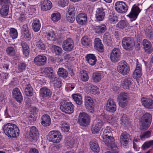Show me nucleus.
<instances>
[{
    "mask_svg": "<svg viewBox=\"0 0 153 153\" xmlns=\"http://www.w3.org/2000/svg\"><path fill=\"white\" fill-rule=\"evenodd\" d=\"M122 45L125 49L127 51L132 50L134 45V41L133 39L129 37H125L123 38Z\"/></svg>",
    "mask_w": 153,
    "mask_h": 153,
    "instance_id": "4",
    "label": "nucleus"
},
{
    "mask_svg": "<svg viewBox=\"0 0 153 153\" xmlns=\"http://www.w3.org/2000/svg\"><path fill=\"white\" fill-rule=\"evenodd\" d=\"M141 75V69L140 66L137 65L136 68L134 71L133 76L134 78L137 79L140 77Z\"/></svg>",
    "mask_w": 153,
    "mask_h": 153,
    "instance_id": "39",
    "label": "nucleus"
},
{
    "mask_svg": "<svg viewBox=\"0 0 153 153\" xmlns=\"http://www.w3.org/2000/svg\"><path fill=\"white\" fill-rule=\"evenodd\" d=\"M129 137V135L126 132L121 134L120 136V140L121 143L123 146L126 147L127 146Z\"/></svg>",
    "mask_w": 153,
    "mask_h": 153,
    "instance_id": "21",
    "label": "nucleus"
},
{
    "mask_svg": "<svg viewBox=\"0 0 153 153\" xmlns=\"http://www.w3.org/2000/svg\"><path fill=\"white\" fill-rule=\"evenodd\" d=\"M40 93L41 96L43 97H50L51 95L50 90L46 87L41 88L40 90Z\"/></svg>",
    "mask_w": 153,
    "mask_h": 153,
    "instance_id": "27",
    "label": "nucleus"
},
{
    "mask_svg": "<svg viewBox=\"0 0 153 153\" xmlns=\"http://www.w3.org/2000/svg\"><path fill=\"white\" fill-rule=\"evenodd\" d=\"M112 135L111 128L107 127L104 131L102 137L103 142L108 146H110L111 143L114 141V139L111 136Z\"/></svg>",
    "mask_w": 153,
    "mask_h": 153,
    "instance_id": "2",
    "label": "nucleus"
},
{
    "mask_svg": "<svg viewBox=\"0 0 153 153\" xmlns=\"http://www.w3.org/2000/svg\"><path fill=\"white\" fill-rule=\"evenodd\" d=\"M54 87L58 88H60L62 86V81L58 77L52 83Z\"/></svg>",
    "mask_w": 153,
    "mask_h": 153,
    "instance_id": "57",
    "label": "nucleus"
},
{
    "mask_svg": "<svg viewBox=\"0 0 153 153\" xmlns=\"http://www.w3.org/2000/svg\"><path fill=\"white\" fill-rule=\"evenodd\" d=\"M75 8L73 6H70L68 8L67 15H74L75 13Z\"/></svg>",
    "mask_w": 153,
    "mask_h": 153,
    "instance_id": "55",
    "label": "nucleus"
},
{
    "mask_svg": "<svg viewBox=\"0 0 153 153\" xmlns=\"http://www.w3.org/2000/svg\"><path fill=\"white\" fill-rule=\"evenodd\" d=\"M52 48L54 49V51L57 55H60L62 53V50L61 48L55 45H53Z\"/></svg>",
    "mask_w": 153,
    "mask_h": 153,
    "instance_id": "60",
    "label": "nucleus"
},
{
    "mask_svg": "<svg viewBox=\"0 0 153 153\" xmlns=\"http://www.w3.org/2000/svg\"><path fill=\"white\" fill-rule=\"evenodd\" d=\"M10 4V0H0V5L1 6H8Z\"/></svg>",
    "mask_w": 153,
    "mask_h": 153,
    "instance_id": "62",
    "label": "nucleus"
},
{
    "mask_svg": "<svg viewBox=\"0 0 153 153\" xmlns=\"http://www.w3.org/2000/svg\"><path fill=\"white\" fill-rule=\"evenodd\" d=\"M41 123L44 126L47 127L49 126L51 123V119L48 114H44L43 115L41 118Z\"/></svg>",
    "mask_w": 153,
    "mask_h": 153,
    "instance_id": "22",
    "label": "nucleus"
},
{
    "mask_svg": "<svg viewBox=\"0 0 153 153\" xmlns=\"http://www.w3.org/2000/svg\"><path fill=\"white\" fill-rule=\"evenodd\" d=\"M3 131L8 137L15 138L19 135V130L17 126L14 124L8 123L5 124L3 127Z\"/></svg>",
    "mask_w": 153,
    "mask_h": 153,
    "instance_id": "1",
    "label": "nucleus"
},
{
    "mask_svg": "<svg viewBox=\"0 0 153 153\" xmlns=\"http://www.w3.org/2000/svg\"><path fill=\"white\" fill-rule=\"evenodd\" d=\"M151 134V132L149 131H147L142 133L140 136L141 139L143 140V139L149 137Z\"/></svg>",
    "mask_w": 153,
    "mask_h": 153,
    "instance_id": "53",
    "label": "nucleus"
},
{
    "mask_svg": "<svg viewBox=\"0 0 153 153\" xmlns=\"http://www.w3.org/2000/svg\"><path fill=\"white\" fill-rule=\"evenodd\" d=\"M68 0H59L58 4L59 6L64 7L68 5Z\"/></svg>",
    "mask_w": 153,
    "mask_h": 153,
    "instance_id": "58",
    "label": "nucleus"
},
{
    "mask_svg": "<svg viewBox=\"0 0 153 153\" xmlns=\"http://www.w3.org/2000/svg\"><path fill=\"white\" fill-rule=\"evenodd\" d=\"M118 27L121 29L128 27L129 26V24L126 20H122L120 21L117 24Z\"/></svg>",
    "mask_w": 153,
    "mask_h": 153,
    "instance_id": "43",
    "label": "nucleus"
},
{
    "mask_svg": "<svg viewBox=\"0 0 153 153\" xmlns=\"http://www.w3.org/2000/svg\"><path fill=\"white\" fill-rule=\"evenodd\" d=\"M76 20L77 23L81 25H84L87 22V15L85 13H81L76 17Z\"/></svg>",
    "mask_w": 153,
    "mask_h": 153,
    "instance_id": "19",
    "label": "nucleus"
},
{
    "mask_svg": "<svg viewBox=\"0 0 153 153\" xmlns=\"http://www.w3.org/2000/svg\"><path fill=\"white\" fill-rule=\"evenodd\" d=\"M89 144L90 148L93 151L97 153L99 152V146L96 141L92 140L90 142Z\"/></svg>",
    "mask_w": 153,
    "mask_h": 153,
    "instance_id": "29",
    "label": "nucleus"
},
{
    "mask_svg": "<svg viewBox=\"0 0 153 153\" xmlns=\"http://www.w3.org/2000/svg\"><path fill=\"white\" fill-rule=\"evenodd\" d=\"M121 53L120 50L115 48L113 49L110 54V57L113 62H116L119 60L120 57Z\"/></svg>",
    "mask_w": 153,
    "mask_h": 153,
    "instance_id": "12",
    "label": "nucleus"
},
{
    "mask_svg": "<svg viewBox=\"0 0 153 153\" xmlns=\"http://www.w3.org/2000/svg\"><path fill=\"white\" fill-rule=\"evenodd\" d=\"M86 88L87 90L92 94H97L99 93V89L96 86L89 84L86 86Z\"/></svg>",
    "mask_w": 153,
    "mask_h": 153,
    "instance_id": "28",
    "label": "nucleus"
},
{
    "mask_svg": "<svg viewBox=\"0 0 153 153\" xmlns=\"http://www.w3.org/2000/svg\"><path fill=\"white\" fill-rule=\"evenodd\" d=\"M119 106L122 108H124L128 104V100H118Z\"/></svg>",
    "mask_w": 153,
    "mask_h": 153,
    "instance_id": "61",
    "label": "nucleus"
},
{
    "mask_svg": "<svg viewBox=\"0 0 153 153\" xmlns=\"http://www.w3.org/2000/svg\"><path fill=\"white\" fill-rule=\"evenodd\" d=\"M47 36L48 39L52 41H54L55 39V33L54 31L51 30L48 32L47 33Z\"/></svg>",
    "mask_w": 153,
    "mask_h": 153,
    "instance_id": "49",
    "label": "nucleus"
},
{
    "mask_svg": "<svg viewBox=\"0 0 153 153\" xmlns=\"http://www.w3.org/2000/svg\"><path fill=\"white\" fill-rule=\"evenodd\" d=\"M108 20L111 23L117 22V17L113 13H110L108 16Z\"/></svg>",
    "mask_w": 153,
    "mask_h": 153,
    "instance_id": "56",
    "label": "nucleus"
},
{
    "mask_svg": "<svg viewBox=\"0 0 153 153\" xmlns=\"http://www.w3.org/2000/svg\"><path fill=\"white\" fill-rule=\"evenodd\" d=\"M24 86H26L25 89V95L27 96H32L33 94V90L30 85L28 82L26 84L24 83Z\"/></svg>",
    "mask_w": 153,
    "mask_h": 153,
    "instance_id": "31",
    "label": "nucleus"
},
{
    "mask_svg": "<svg viewBox=\"0 0 153 153\" xmlns=\"http://www.w3.org/2000/svg\"><path fill=\"white\" fill-rule=\"evenodd\" d=\"M153 145V140H150L145 142L142 147V149L145 150Z\"/></svg>",
    "mask_w": 153,
    "mask_h": 153,
    "instance_id": "50",
    "label": "nucleus"
},
{
    "mask_svg": "<svg viewBox=\"0 0 153 153\" xmlns=\"http://www.w3.org/2000/svg\"><path fill=\"white\" fill-rule=\"evenodd\" d=\"M102 78L101 74L100 73H94L92 75V79L93 81L95 82H99Z\"/></svg>",
    "mask_w": 153,
    "mask_h": 153,
    "instance_id": "44",
    "label": "nucleus"
},
{
    "mask_svg": "<svg viewBox=\"0 0 153 153\" xmlns=\"http://www.w3.org/2000/svg\"><path fill=\"white\" fill-rule=\"evenodd\" d=\"M85 107L89 112L92 113L94 109V103L91 97L88 95L85 97Z\"/></svg>",
    "mask_w": 153,
    "mask_h": 153,
    "instance_id": "11",
    "label": "nucleus"
},
{
    "mask_svg": "<svg viewBox=\"0 0 153 153\" xmlns=\"http://www.w3.org/2000/svg\"><path fill=\"white\" fill-rule=\"evenodd\" d=\"M76 138H68L66 144L68 146V147L72 148L73 147V145L76 142Z\"/></svg>",
    "mask_w": 153,
    "mask_h": 153,
    "instance_id": "42",
    "label": "nucleus"
},
{
    "mask_svg": "<svg viewBox=\"0 0 153 153\" xmlns=\"http://www.w3.org/2000/svg\"><path fill=\"white\" fill-rule=\"evenodd\" d=\"M57 74L59 76L63 78H66L68 75V73L67 71L62 68L58 69Z\"/></svg>",
    "mask_w": 153,
    "mask_h": 153,
    "instance_id": "35",
    "label": "nucleus"
},
{
    "mask_svg": "<svg viewBox=\"0 0 153 153\" xmlns=\"http://www.w3.org/2000/svg\"><path fill=\"white\" fill-rule=\"evenodd\" d=\"M117 70L120 73L124 76L128 74L130 70L129 67L125 61H121L118 63Z\"/></svg>",
    "mask_w": 153,
    "mask_h": 153,
    "instance_id": "6",
    "label": "nucleus"
},
{
    "mask_svg": "<svg viewBox=\"0 0 153 153\" xmlns=\"http://www.w3.org/2000/svg\"><path fill=\"white\" fill-rule=\"evenodd\" d=\"M141 119L151 123L152 116L150 113H146L142 116Z\"/></svg>",
    "mask_w": 153,
    "mask_h": 153,
    "instance_id": "47",
    "label": "nucleus"
},
{
    "mask_svg": "<svg viewBox=\"0 0 153 153\" xmlns=\"http://www.w3.org/2000/svg\"><path fill=\"white\" fill-rule=\"evenodd\" d=\"M80 78L81 80L84 81L86 82L89 79V76L87 72L85 70H82L80 71Z\"/></svg>",
    "mask_w": 153,
    "mask_h": 153,
    "instance_id": "45",
    "label": "nucleus"
},
{
    "mask_svg": "<svg viewBox=\"0 0 153 153\" xmlns=\"http://www.w3.org/2000/svg\"><path fill=\"white\" fill-rule=\"evenodd\" d=\"M105 118H103V120H105V119L108 121L109 123H114V118L111 115H109L108 116L104 115Z\"/></svg>",
    "mask_w": 153,
    "mask_h": 153,
    "instance_id": "64",
    "label": "nucleus"
},
{
    "mask_svg": "<svg viewBox=\"0 0 153 153\" xmlns=\"http://www.w3.org/2000/svg\"><path fill=\"white\" fill-rule=\"evenodd\" d=\"M62 138L60 133L56 130L51 131L49 133L47 137L48 140L55 143L59 142Z\"/></svg>",
    "mask_w": 153,
    "mask_h": 153,
    "instance_id": "5",
    "label": "nucleus"
},
{
    "mask_svg": "<svg viewBox=\"0 0 153 153\" xmlns=\"http://www.w3.org/2000/svg\"><path fill=\"white\" fill-rule=\"evenodd\" d=\"M32 27L33 30L35 32L39 31L41 27V24L39 20L36 19L33 22Z\"/></svg>",
    "mask_w": 153,
    "mask_h": 153,
    "instance_id": "37",
    "label": "nucleus"
},
{
    "mask_svg": "<svg viewBox=\"0 0 153 153\" xmlns=\"http://www.w3.org/2000/svg\"><path fill=\"white\" fill-rule=\"evenodd\" d=\"M52 7V3L49 0H43L41 2V9L43 11L50 10Z\"/></svg>",
    "mask_w": 153,
    "mask_h": 153,
    "instance_id": "23",
    "label": "nucleus"
},
{
    "mask_svg": "<svg viewBox=\"0 0 153 153\" xmlns=\"http://www.w3.org/2000/svg\"><path fill=\"white\" fill-rule=\"evenodd\" d=\"M13 97L16 100L19 102H21L23 100V97L19 89L17 88H16L13 90Z\"/></svg>",
    "mask_w": 153,
    "mask_h": 153,
    "instance_id": "17",
    "label": "nucleus"
},
{
    "mask_svg": "<svg viewBox=\"0 0 153 153\" xmlns=\"http://www.w3.org/2000/svg\"><path fill=\"white\" fill-rule=\"evenodd\" d=\"M145 31L146 38L150 40L153 39V29L152 27H147Z\"/></svg>",
    "mask_w": 153,
    "mask_h": 153,
    "instance_id": "34",
    "label": "nucleus"
},
{
    "mask_svg": "<svg viewBox=\"0 0 153 153\" xmlns=\"http://www.w3.org/2000/svg\"><path fill=\"white\" fill-rule=\"evenodd\" d=\"M72 97L74 101L77 105H80L82 104V101L81 96L79 94H74Z\"/></svg>",
    "mask_w": 153,
    "mask_h": 153,
    "instance_id": "36",
    "label": "nucleus"
},
{
    "mask_svg": "<svg viewBox=\"0 0 153 153\" xmlns=\"http://www.w3.org/2000/svg\"><path fill=\"white\" fill-rule=\"evenodd\" d=\"M141 102L142 105L146 108H153V100L151 99L143 97L141 99Z\"/></svg>",
    "mask_w": 153,
    "mask_h": 153,
    "instance_id": "15",
    "label": "nucleus"
},
{
    "mask_svg": "<svg viewBox=\"0 0 153 153\" xmlns=\"http://www.w3.org/2000/svg\"><path fill=\"white\" fill-rule=\"evenodd\" d=\"M8 6H1L0 8V14L3 16H6L8 14L9 11Z\"/></svg>",
    "mask_w": 153,
    "mask_h": 153,
    "instance_id": "41",
    "label": "nucleus"
},
{
    "mask_svg": "<svg viewBox=\"0 0 153 153\" xmlns=\"http://www.w3.org/2000/svg\"><path fill=\"white\" fill-rule=\"evenodd\" d=\"M27 137L31 141H36L39 138V133L35 127L32 126L30 128Z\"/></svg>",
    "mask_w": 153,
    "mask_h": 153,
    "instance_id": "7",
    "label": "nucleus"
},
{
    "mask_svg": "<svg viewBox=\"0 0 153 153\" xmlns=\"http://www.w3.org/2000/svg\"><path fill=\"white\" fill-rule=\"evenodd\" d=\"M105 14L104 10L102 8H99L97 10L95 17L97 21H102L104 19Z\"/></svg>",
    "mask_w": 153,
    "mask_h": 153,
    "instance_id": "20",
    "label": "nucleus"
},
{
    "mask_svg": "<svg viewBox=\"0 0 153 153\" xmlns=\"http://www.w3.org/2000/svg\"><path fill=\"white\" fill-rule=\"evenodd\" d=\"M6 51L7 54L13 56L15 54V50L13 47H8L7 48Z\"/></svg>",
    "mask_w": 153,
    "mask_h": 153,
    "instance_id": "59",
    "label": "nucleus"
},
{
    "mask_svg": "<svg viewBox=\"0 0 153 153\" xmlns=\"http://www.w3.org/2000/svg\"><path fill=\"white\" fill-rule=\"evenodd\" d=\"M131 84V80L130 78H127L123 79L121 85L125 89H128L129 86Z\"/></svg>",
    "mask_w": 153,
    "mask_h": 153,
    "instance_id": "32",
    "label": "nucleus"
},
{
    "mask_svg": "<svg viewBox=\"0 0 153 153\" xmlns=\"http://www.w3.org/2000/svg\"><path fill=\"white\" fill-rule=\"evenodd\" d=\"M117 106L114 100L109 98L107 100L106 106V110L110 112H114L116 110Z\"/></svg>",
    "mask_w": 153,
    "mask_h": 153,
    "instance_id": "13",
    "label": "nucleus"
},
{
    "mask_svg": "<svg viewBox=\"0 0 153 153\" xmlns=\"http://www.w3.org/2000/svg\"><path fill=\"white\" fill-rule=\"evenodd\" d=\"M61 128L62 131L64 132H66L69 131L70 129L69 124L66 122L62 121L60 123Z\"/></svg>",
    "mask_w": 153,
    "mask_h": 153,
    "instance_id": "38",
    "label": "nucleus"
},
{
    "mask_svg": "<svg viewBox=\"0 0 153 153\" xmlns=\"http://www.w3.org/2000/svg\"><path fill=\"white\" fill-rule=\"evenodd\" d=\"M111 40V36L108 33H105L103 37V40L105 42H108Z\"/></svg>",
    "mask_w": 153,
    "mask_h": 153,
    "instance_id": "63",
    "label": "nucleus"
},
{
    "mask_svg": "<svg viewBox=\"0 0 153 153\" xmlns=\"http://www.w3.org/2000/svg\"><path fill=\"white\" fill-rule=\"evenodd\" d=\"M103 124L101 120H99L97 123L92 126L91 131L92 133L96 134L99 132L101 129Z\"/></svg>",
    "mask_w": 153,
    "mask_h": 153,
    "instance_id": "25",
    "label": "nucleus"
},
{
    "mask_svg": "<svg viewBox=\"0 0 153 153\" xmlns=\"http://www.w3.org/2000/svg\"><path fill=\"white\" fill-rule=\"evenodd\" d=\"M86 60L88 64L91 65H94L95 64L97 59L94 55L89 54L86 55L85 56Z\"/></svg>",
    "mask_w": 153,
    "mask_h": 153,
    "instance_id": "26",
    "label": "nucleus"
},
{
    "mask_svg": "<svg viewBox=\"0 0 153 153\" xmlns=\"http://www.w3.org/2000/svg\"><path fill=\"white\" fill-rule=\"evenodd\" d=\"M106 29V25L104 24H102L96 26L94 28V30L95 33L100 34L104 33Z\"/></svg>",
    "mask_w": 153,
    "mask_h": 153,
    "instance_id": "30",
    "label": "nucleus"
},
{
    "mask_svg": "<svg viewBox=\"0 0 153 153\" xmlns=\"http://www.w3.org/2000/svg\"><path fill=\"white\" fill-rule=\"evenodd\" d=\"M114 7L116 10L118 12L121 13H126L128 10V7L123 1L117 2L115 4Z\"/></svg>",
    "mask_w": 153,
    "mask_h": 153,
    "instance_id": "9",
    "label": "nucleus"
},
{
    "mask_svg": "<svg viewBox=\"0 0 153 153\" xmlns=\"http://www.w3.org/2000/svg\"><path fill=\"white\" fill-rule=\"evenodd\" d=\"M90 121V117L88 114L84 112L80 113L79 116L78 122L80 125L87 126L89 124Z\"/></svg>",
    "mask_w": 153,
    "mask_h": 153,
    "instance_id": "8",
    "label": "nucleus"
},
{
    "mask_svg": "<svg viewBox=\"0 0 153 153\" xmlns=\"http://www.w3.org/2000/svg\"><path fill=\"white\" fill-rule=\"evenodd\" d=\"M151 123L150 122L141 119L140 123V129L142 130L147 129L150 126Z\"/></svg>",
    "mask_w": 153,
    "mask_h": 153,
    "instance_id": "33",
    "label": "nucleus"
},
{
    "mask_svg": "<svg viewBox=\"0 0 153 153\" xmlns=\"http://www.w3.org/2000/svg\"><path fill=\"white\" fill-rule=\"evenodd\" d=\"M143 45L145 51L148 53H152L153 48L151 43L147 39H144L143 41Z\"/></svg>",
    "mask_w": 153,
    "mask_h": 153,
    "instance_id": "18",
    "label": "nucleus"
},
{
    "mask_svg": "<svg viewBox=\"0 0 153 153\" xmlns=\"http://www.w3.org/2000/svg\"><path fill=\"white\" fill-rule=\"evenodd\" d=\"M10 35L13 39L16 38L18 36V33L17 30L14 28H11L10 31Z\"/></svg>",
    "mask_w": 153,
    "mask_h": 153,
    "instance_id": "51",
    "label": "nucleus"
},
{
    "mask_svg": "<svg viewBox=\"0 0 153 153\" xmlns=\"http://www.w3.org/2000/svg\"><path fill=\"white\" fill-rule=\"evenodd\" d=\"M117 99L118 100H128L129 97L127 93L123 92L120 93L118 95Z\"/></svg>",
    "mask_w": 153,
    "mask_h": 153,
    "instance_id": "46",
    "label": "nucleus"
},
{
    "mask_svg": "<svg viewBox=\"0 0 153 153\" xmlns=\"http://www.w3.org/2000/svg\"><path fill=\"white\" fill-rule=\"evenodd\" d=\"M36 46L39 49L41 50H44L45 49L46 46L41 40H39L36 42Z\"/></svg>",
    "mask_w": 153,
    "mask_h": 153,
    "instance_id": "54",
    "label": "nucleus"
},
{
    "mask_svg": "<svg viewBox=\"0 0 153 153\" xmlns=\"http://www.w3.org/2000/svg\"><path fill=\"white\" fill-rule=\"evenodd\" d=\"M74 45L73 40L71 38H69L63 41L62 47L64 51H70L74 48Z\"/></svg>",
    "mask_w": 153,
    "mask_h": 153,
    "instance_id": "10",
    "label": "nucleus"
},
{
    "mask_svg": "<svg viewBox=\"0 0 153 153\" xmlns=\"http://www.w3.org/2000/svg\"><path fill=\"white\" fill-rule=\"evenodd\" d=\"M94 47L95 49L100 52H103L104 51V48L101 40L99 38L95 39L94 42Z\"/></svg>",
    "mask_w": 153,
    "mask_h": 153,
    "instance_id": "16",
    "label": "nucleus"
},
{
    "mask_svg": "<svg viewBox=\"0 0 153 153\" xmlns=\"http://www.w3.org/2000/svg\"><path fill=\"white\" fill-rule=\"evenodd\" d=\"M82 44L85 47H88L91 45V40L87 36L83 37L81 40Z\"/></svg>",
    "mask_w": 153,
    "mask_h": 153,
    "instance_id": "40",
    "label": "nucleus"
},
{
    "mask_svg": "<svg viewBox=\"0 0 153 153\" xmlns=\"http://www.w3.org/2000/svg\"><path fill=\"white\" fill-rule=\"evenodd\" d=\"M34 62L36 65L39 66L44 65L46 63L47 58L44 55H38L34 58Z\"/></svg>",
    "mask_w": 153,
    "mask_h": 153,
    "instance_id": "14",
    "label": "nucleus"
},
{
    "mask_svg": "<svg viewBox=\"0 0 153 153\" xmlns=\"http://www.w3.org/2000/svg\"><path fill=\"white\" fill-rule=\"evenodd\" d=\"M51 18L53 21L57 22L60 19L61 15L58 12H55L51 15Z\"/></svg>",
    "mask_w": 153,
    "mask_h": 153,
    "instance_id": "48",
    "label": "nucleus"
},
{
    "mask_svg": "<svg viewBox=\"0 0 153 153\" xmlns=\"http://www.w3.org/2000/svg\"><path fill=\"white\" fill-rule=\"evenodd\" d=\"M27 67L26 64L23 62L20 63L18 65V71L19 72H22Z\"/></svg>",
    "mask_w": 153,
    "mask_h": 153,
    "instance_id": "52",
    "label": "nucleus"
},
{
    "mask_svg": "<svg viewBox=\"0 0 153 153\" xmlns=\"http://www.w3.org/2000/svg\"><path fill=\"white\" fill-rule=\"evenodd\" d=\"M60 109L62 111L68 114L72 113L74 111V106L71 102L62 100L60 102Z\"/></svg>",
    "mask_w": 153,
    "mask_h": 153,
    "instance_id": "3",
    "label": "nucleus"
},
{
    "mask_svg": "<svg viewBox=\"0 0 153 153\" xmlns=\"http://www.w3.org/2000/svg\"><path fill=\"white\" fill-rule=\"evenodd\" d=\"M140 12L139 8L137 6H134L130 14L128 16L130 18L135 19Z\"/></svg>",
    "mask_w": 153,
    "mask_h": 153,
    "instance_id": "24",
    "label": "nucleus"
}]
</instances>
